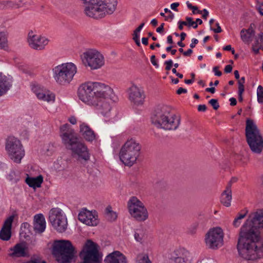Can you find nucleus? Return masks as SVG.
Listing matches in <instances>:
<instances>
[{
    "instance_id": "obj_1",
    "label": "nucleus",
    "mask_w": 263,
    "mask_h": 263,
    "mask_svg": "<svg viewBox=\"0 0 263 263\" xmlns=\"http://www.w3.org/2000/svg\"><path fill=\"white\" fill-rule=\"evenodd\" d=\"M237 249L246 260L263 257V209L251 213L240 228Z\"/></svg>"
},
{
    "instance_id": "obj_2",
    "label": "nucleus",
    "mask_w": 263,
    "mask_h": 263,
    "mask_svg": "<svg viewBox=\"0 0 263 263\" xmlns=\"http://www.w3.org/2000/svg\"><path fill=\"white\" fill-rule=\"evenodd\" d=\"M78 93L82 101L93 107L102 115L107 116L110 113V102L114 93L109 86L99 82H87L80 86Z\"/></svg>"
},
{
    "instance_id": "obj_3",
    "label": "nucleus",
    "mask_w": 263,
    "mask_h": 263,
    "mask_svg": "<svg viewBox=\"0 0 263 263\" xmlns=\"http://www.w3.org/2000/svg\"><path fill=\"white\" fill-rule=\"evenodd\" d=\"M61 136L63 142L66 147L72 152L73 157L77 156L78 160L87 161L89 156L86 146L82 143L78 141L74 130L66 123L60 127Z\"/></svg>"
},
{
    "instance_id": "obj_4",
    "label": "nucleus",
    "mask_w": 263,
    "mask_h": 263,
    "mask_svg": "<svg viewBox=\"0 0 263 263\" xmlns=\"http://www.w3.org/2000/svg\"><path fill=\"white\" fill-rule=\"evenodd\" d=\"M152 123L158 128L165 130H175L180 123V118L177 117L167 105L157 106L151 117Z\"/></svg>"
},
{
    "instance_id": "obj_5",
    "label": "nucleus",
    "mask_w": 263,
    "mask_h": 263,
    "mask_svg": "<svg viewBox=\"0 0 263 263\" xmlns=\"http://www.w3.org/2000/svg\"><path fill=\"white\" fill-rule=\"evenodd\" d=\"M245 136L247 142L252 153L260 154L263 150V137L254 121L246 120Z\"/></svg>"
},
{
    "instance_id": "obj_6",
    "label": "nucleus",
    "mask_w": 263,
    "mask_h": 263,
    "mask_svg": "<svg viewBox=\"0 0 263 263\" xmlns=\"http://www.w3.org/2000/svg\"><path fill=\"white\" fill-rule=\"evenodd\" d=\"M51 253L58 262L70 263L76 252L70 241L57 240L53 243Z\"/></svg>"
},
{
    "instance_id": "obj_7",
    "label": "nucleus",
    "mask_w": 263,
    "mask_h": 263,
    "mask_svg": "<svg viewBox=\"0 0 263 263\" xmlns=\"http://www.w3.org/2000/svg\"><path fill=\"white\" fill-rule=\"evenodd\" d=\"M141 146L134 139L127 140L122 146L119 154L120 160L125 165L132 166L140 155Z\"/></svg>"
},
{
    "instance_id": "obj_8",
    "label": "nucleus",
    "mask_w": 263,
    "mask_h": 263,
    "mask_svg": "<svg viewBox=\"0 0 263 263\" xmlns=\"http://www.w3.org/2000/svg\"><path fill=\"white\" fill-rule=\"evenodd\" d=\"M77 71V66L73 63H63L52 69L53 77L58 84L65 85L69 84L73 80Z\"/></svg>"
},
{
    "instance_id": "obj_9",
    "label": "nucleus",
    "mask_w": 263,
    "mask_h": 263,
    "mask_svg": "<svg viewBox=\"0 0 263 263\" xmlns=\"http://www.w3.org/2000/svg\"><path fill=\"white\" fill-rule=\"evenodd\" d=\"M80 263H102V254L99 245L91 239H87L79 253Z\"/></svg>"
},
{
    "instance_id": "obj_10",
    "label": "nucleus",
    "mask_w": 263,
    "mask_h": 263,
    "mask_svg": "<svg viewBox=\"0 0 263 263\" xmlns=\"http://www.w3.org/2000/svg\"><path fill=\"white\" fill-rule=\"evenodd\" d=\"M6 149L10 158L16 163H20L25 155L21 141L13 136L8 137L6 139Z\"/></svg>"
},
{
    "instance_id": "obj_11",
    "label": "nucleus",
    "mask_w": 263,
    "mask_h": 263,
    "mask_svg": "<svg viewBox=\"0 0 263 263\" xmlns=\"http://www.w3.org/2000/svg\"><path fill=\"white\" fill-rule=\"evenodd\" d=\"M127 206L131 216L139 221L145 220L148 218V212L143 203L136 197L133 196L127 202Z\"/></svg>"
},
{
    "instance_id": "obj_12",
    "label": "nucleus",
    "mask_w": 263,
    "mask_h": 263,
    "mask_svg": "<svg viewBox=\"0 0 263 263\" xmlns=\"http://www.w3.org/2000/svg\"><path fill=\"white\" fill-rule=\"evenodd\" d=\"M224 233L220 227L209 230L205 236L206 247L212 250H217L223 245Z\"/></svg>"
},
{
    "instance_id": "obj_13",
    "label": "nucleus",
    "mask_w": 263,
    "mask_h": 263,
    "mask_svg": "<svg viewBox=\"0 0 263 263\" xmlns=\"http://www.w3.org/2000/svg\"><path fill=\"white\" fill-rule=\"evenodd\" d=\"M82 61L85 65H87L93 69L99 68L104 64L103 55L93 49H89L84 52Z\"/></svg>"
},
{
    "instance_id": "obj_14",
    "label": "nucleus",
    "mask_w": 263,
    "mask_h": 263,
    "mask_svg": "<svg viewBox=\"0 0 263 263\" xmlns=\"http://www.w3.org/2000/svg\"><path fill=\"white\" fill-rule=\"evenodd\" d=\"M49 221L54 228L59 232H64L67 229V221L65 215L58 209L51 210Z\"/></svg>"
},
{
    "instance_id": "obj_15",
    "label": "nucleus",
    "mask_w": 263,
    "mask_h": 263,
    "mask_svg": "<svg viewBox=\"0 0 263 263\" xmlns=\"http://www.w3.org/2000/svg\"><path fill=\"white\" fill-rule=\"evenodd\" d=\"M28 42L31 48L40 50L44 49L49 41L44 36L34 34V32L31 30L28 33Z\"/></svg>"
},
{
    "instance_id": "obj_16",
    "label": "nucleus",
    "mask_w": 263,
    "mask_h": 263,
    "mask_svg": "<svg viewBox=\"0 0 263 263\" xmlns=\"http://www.w3.org/2000/svg\"><path fill=\"white\" fill-rule=\"evenodd\" d=\"M127 91L131 102L137 106L143 104L145 96L142 89L133 84L128 88Z\"/></svg>"
},
{
    "instance_id": "obj_17",
    "label": "nucleus",
    "mask_w": 263,
    "mask_h": 263,
    "mask_svg": "<svg viewBox=\"0 0 263 263\" xmlns=\"http://www.w3.org/2000/svg\"><path fill=\"white\" fill-rule=\"evenodd\" d=\"M98 215L96 213H93L92 211H89L85 209L81 211L79 215L78 218L80 221L88 226H95L99 222L98 220Z\"/></svg>"
},
{
    "instance_id": "obj_18",
    "label": "nucleus",
    "mask_w": 263,
    "mask_h": 263,
    "mask_svg": "<svg viewBox=\"0 0 263 263\" xmlns=\"http://www.w3.org/2000/svg\"><path fill=\"white\" fill-rule=\"evenodd\" d=\"M14 216L11 215L5 221L1 230L0 231V239L3 240H9L11 236L12 224Z\"/></svg>"
},
{
    "instance_id": "obj_19",
    "label": "nucleus",
    "mask_w": 263,
    "mask_h": 263,
    "mask_svg": "<svg viewBox=\"0 0 263 263\" xmlns=\"http://www.w3.org/2000/svg\"><path fill=\"white\" fill-rule=\"evenodd\" d=\"M45 229L46 220L43 215L38 214L34 215L33 229L35 234H41L45 231Z\"/></svg>"
},
{
    "instance_id": "obj_20",
    "label": "nucleus",
    "mask_w": 263,
    "mask_h": 263,
    "mask_svg": "<svg viewBox=\"0 0 263 263\" xmlns=\"http://www.w3.org/2000/svg\"><path fill=\"white\" fill-rule=\"evenodd\" d=\"M104 263H127L124 255L118 251H115L108 254L105 257Z\"/></svg>"
},
{
    "instance_id": "obj_21",
    "label": "nucleus",
    "mask_w": 263,
    "mask_h": 263,
    "mask_svg": "<svg viewBox=\"0 0 263 263\" xmlns=\"http://www.w3.org/2000/svg\"><path fill=\"white\" fill-rule=\"evenodd\" d=\"M80 133L84 138L88 141H92L95 139L94 132L84 123L80 125Z\"/></svg>"
},
{
    "instance_id": "obj_22",
    "label": "nucleus",
    "mask_w": 263,
    "mask_h": 263,
    "mask_svg": "<svg viewBox=\"0 0 263 263\" xmlns=\"http://www.w3.org/2000/svg\"><path fill=\"white\" fill-rule=\"evenodd\" d=\"M33 91L35 93L37 98L44 101L49 102L54 101V95L52 93H49L42 89H37L36 87L33 88Z\"/></svg>"
},
{
    "instance_id": "obj_23",
    "label": "nucleus",
    "mask_w": 263,
    "mask_h": 263,
    "mask_svg": "<svg viewBox=\"0 0 263 263\" xmlns=\"http://www.w3.org/2000/svg\"><path fill=\"white\" fill-rule=\"evenodd\" d=\"M10 250L12 251L10 254V256L11 257H20L27 256L26 248L23 243H17Z\"/></svg>"
},
{
    "instance_id": "obj_24",
    "label": "nucleus",
    "mask_w": 263,
    "mask_h": 263,
    "mask_svg": "<svg viewBox=\"0 0 263 263\" xmlns=\"http://www.w3.org/2000/svg\"><path fill=\"white\" fill-rule=\"evenodd\" d=\"M231 185L229 184L223 192L221 196V203L224 206L229 207L231 205L232 200Z\"/></svg>"
},
{
    "instance_id": "obj_25",
    "label": "nucleus",
    "mask_w": 263,
    "mask_h": 263,
    "mask_svg": "<svg viewBox=\"0 0 263 263\" xmlns=\"http://www.w3.org/2000/svg\"><path fill=\"white\" fill-rule=\"evenodd\" d=\"M11 86L7 77L0 73V96L5 94L10 89Z\"/></svg>"
},
{
    "instance_id": "obj_26",
    "label": "nucleus",
    "mask_w": 263,
    "mask_h": 263,
    "mask_svg": "<svg viewBox=\"0 0 263 263\" xmlns=\"http://www.w3.org/2000/svg\"><path fill=\"white\" fill-rule=\"evenodd\" d=\"M43 181V177L42 175H39L36 177H27L26 179V183L33 188L39 187Z\"/></svg>"
},
{
    "instance_id": "obj_27",
    "label": "nucleus",
    "mask_w": 263,
    "mask_h": 263,
    "mask_svg": "<svg viewBox=\"0 0 263 263\" xmlns=\"http://www.w3.org/2000/svg\"><path fill=\"white\" fill-rule=\"evenodd\" d=\"M24 0H11L4 1L3 4L6 8H19L24 4Z\"/></svg>"
},
{
    "instance_id": "obj_28",
    "label": "nucleus",
    "mask_w": 263,
    "mask_h": 263,
    "mask_svg": "<svg viewBox=\"0 0 263 263\" xmlns=\"http://www.w3.org/2000/svg\"><path fill=\"white\" fill-rule=\"evenodd\" d=\"M31 226L28 222H24L22 224L21 227L20 235L22 237L27 239L29 237V234L31 233L30 228Z\"/></svg>"
},
{
    "instance_id": "obj_29",
    "label": "nucleus",
    "mask_w": 263,
    "mask_h": 263,
    "mask_svg": "<svg viewBox=\"0 0 263 263\" xmlns=\"http://www.w3.org/2000/svg\"><path fill=\"white\" fill-rule=\"evenodd\" d=\"M248 212V211L247 209H244L241 211V213L238 214V216L234 219L233 222V224L235 227L237 228L240 226L241 223L240 220L246 216Z\"/></svg>"
},
{
    "instance_id": "obj_30",
    "label": "nucleus",
    "mask_w": 263,
    "mask_h": 263,
    "mask_svg": "<svg viewBox=\"0 0 263 263\" xmlns=\"http://www.w3.org/2000/svg\"><path fill=\"white\" fill-rule=\"evenodd\" d=\"M8 47V41L4 32H0V49H5Z\"/></svg>"
},
{
    "instance_id": "obj_31",
    "label": "nucleus",
    "mask_w": 263,
    "mask_h": 263,
    "mask_svg": "<svg viewBox=\"0 0 263 263\" xmlns=\"http://www.w3.org/2000/svg\"><path fill=\"white\" fill-rule=\"evenodd\" d=\"M137 263H151L146 254H139L137 257Z\"/></svg>"
},
{
    "instance_id": "obj_32",
    "label": "nucleus",
    "mask_w": 263,
    "mask_h": 263,
    "mask_svg": "<svg viewBox=\"0 0 263 263\" xmlns=\"http://www.w3.org/2000/svg\"><path fill=\"white\" fill-rule=\"evenodd\" d=\"M190 257V252L188 251L183 249L180 250V256H179L177 257L183 259V260H184V261H185V263H186L187 261L189 260Z\"/></svg>"
},
{
    "instance_id": "obj_33",
    "label": "nucleus",
    "mask_w": 263,
    "mask_h": 263,
    "mask_svg": "<svg viewBox=\"0 0 263 263\" xmlns=\"http://www.w3.org/2000/svg\"><path fill=\"white\" fill-rule=\"evenodd\" d=\"M257 96L258 103H263V87L261 85L258 86Z\"/></svg>"
},
{
    "instance_id": "obj_34",
    "label": "nucleus",
    "mask_w": 263,
    "mask_h": 263,
    "mask_svg": "<svg viewBox=\"0 0 263 263\" xmlns=\"http://www.w3.org/2000/svg\"><path fill=\"white\" fill-rule=\"evenodd\" d=\"M252 35H250V34H248L246 32V29H243L240 31V37L241 40L244 42H248L250 40V39Z\"/></svg>"
},
{
    "instance_id": "obj_35",
    "label": "nucleus",
    "mask_w": 263,
    "mask_h": 263,
    "mask_svg": "<svg viewBox=\"0 0 263 263\" xmlns=\"http://www.w3.org/2000/svg\"><path fill=\"white\" fill-rule=\"evenodd\" d=\"M186 22L187 23V25L189 27L192 26L193 28L196 29L198 27V24H196V22L193 21V18L190 17H186Z\"/></svg>"
},
{
    "instance_id": "obj_36",
    "label": "nucleus",
    "mask_w": 263,
    "mask_h": 263,
    "mask_svg": "<svg viewBox=\"0 0 263 263\" xmlns=\"http://www.w3.org/2000/svg\"><path fill=\"white\" fill-rule=\"evenodd\" d=\"M143 234L141 230H137L135 232L134 237L135 239L139 242H141L143 238Z\"/></svg>"
},
{
    "instance_id": "obj_37",
    "label": "nucleus",
    "mask_w": 263,
    "mask_h": 263,
    "mask_svg": "<svg viewBox=\"0 0 263 263\" xmlns=\"http://www.w3.org/2000/svg\"><path fill=\"white\" fill-rule=\"evenodd\" d=\"M138 32H136L135 30H134L133 33V39L135 41L136 44L138 46L140 47L141 46V43L139 40V35Z\"/></svg>"
},
{
    "instance_id": "obj_38",
    "label": "nucleus",
    "mask_w": 263,
    "mask_h": 263,
    "mask_svg": "<svg viewBox=\"0 0 263 263\" xmlns=\"http://www.w3.org/2000/svg\"><path fill=\"white\" fill-rule=\"evenodd\" d=\"M214 110H217L219 107V105L217 99H212L209 102Z\"/></svg>"
},
{
    "instance_id": "obj_39",
    "label": "nucleus",
    "mask_w": 263,
    "mask_h": 263,
    "mask_svg": "<svg viewBox=\"0 0 263 263\" xmlns=\"http://www.w3.org/2000/svg\"><path fill=\"white\" fill-rule=\"evenodd\" d=\"M106 218L109 221L115 220L117 218L116 213L114 212H109V214L106 216Z\"/></svg>"
},
{
    "instance_id": "obj_40",
    "label": "nucleus",
    "mask_w": 263,
    "mask_h": 263,
    "mask_svg": "<svg viewBox=\"0 0 263 263\" xmlns=\"http://www.w3.org/2000/svg\"><path fill=\"white\" fill-rule=\"evenodd\" d=\"M245 82V78L241 77L240 80H238V89L245 90L244 83Z\"/></svg>"
},
{
    "instance_id": "obj_41",
    "label": "nucleus",
    "mask_w": 263,
    "mask_h": 263,
    "mask_svg": "<svg viewBox=\"0 0 263 263\" xmlns=\"http://www.w3.org/2000/svg\"><path fill=\"white\" fill-rule=\"evenodd\" d=\"M255 25L254 24H251L249 28L248 29H246V32L250 35L254 36L255 35V31L253 29V26Z\"/></svg>"
},
{
    "instance_id": "obj_42",
    "label": "nucleus",
    "mask_w": 263,
    "mask_h": 263,
    "mask_svg": "<svg viewBox=\"0 0 263 263\" xmlns=\"http://www.w3.org/2000/svg\"><path fill=\"white\" fill-rule=\"evenodd\" d=\"M170 263H185L183 259L175 257L174 259H171Z\"/></svg>"
},
{
    "instance_id": "obj_43",
    "label": "nucleus",
    "mask_w": 263,
    "mask_h": 263,
    "mask_svg": "<svg viewBox=\"0 0 263 263\" xmlns=\"http://www.w3.org/2000/svg\"><path fill=\"white\" fill-rule=\"evenodd\" d=\"M164 64L166 65L165 69L166 70H170L173 64V62L172 60H170L168 61H166L164 62Z\"/></svg>"
},
{
    "instance_id": "obj_44",
    "label": "nucleus",
    "mask_w": 263,
    "mask_h": 263,
    "mask_svg": "<svg viewBox=\"0 0 263 263\" xmlns=\"http://www.w3.org/2000/svg\"><path fill=\"white\" fill-rule=\"evenodd\" d=\"M216 25L217 26V28H213L212 27H211L210 29L212 31H213L215 33H220L222 31L221 28L220 27L218 23H216Z\"/></svg>"
},
{
    "instance_id": "obj_45",
    "label": "nucleus",
    "mask_w": 263,
    "mask_h": 263,
    "mask_svg": "<svg viewBox=\"0 0 263 263\" xmlns=\"http://www.w3.org/2000/svg\"><path fill=\"white\" fill-rule=\"evenodd\" d=\"M151 61L154 66H156V67H158L159 66V65L158 64L156 60V57L155 55H153L151 56Z\"/></svg>"
},
{
    "instance_id": "obj_46",
    "label": "nucleus",
    "mask_w": 263,
    "mask_h": 263,
    "mask_svg": "<svg viewBox=\"0 0 263 263\" xmlns=\"http://www.w3.org/2000/svg\"><path fill=\"white\" fill-rule=\"evenodd\" d=\"M219 67L215 66L213 68V71L215 72V74L217 76L220 77L222 74V72L218 70Z\"/></svg>"
},
{
    "instance_id": "obj_47",
    "label": "nucleus",
    "mask_w": 263,
    "mask_h": 263,
    "mask_svg": "<svg viewBox=\"0 0 263 263\" xmlns=\"http://www.w3.org/2000/svg\"><path fill=\"white\" fill-rule=\"evenodd\" d=\"M223 49L224 50H226V51H231L232 53L233 54H234L235 50H234V49L233 48H232L231 47V46L230 45H227V46H224L223 48Z\"/></svg>"
},
{
    "instance_id": "obj_48",
    "label": "nucleus",
    "mask_w": 263,
    "mask_h": 263,
    "mask_svg": "<svg viewBox=\"0 0 263 263\" xmlns=\"http://www.w3.org/2000/svg\"><path fill=\"white\" fill-rule=\"evenodd\" d=\"M178 24H179L178 28L179 30H181L183 29V25H185V26L187 25V22H184V21H179L178 22Z\"/></svg>"
},
{
    "instance_id": "obj_49",
    "label": "nucleus",
    "mask_w": 263,
    "mask_h": 263,
    "mask_svg": "<svg viewBox=\"0 0 263 263\" xmlns=\"http://www.w3.org/2000/svg\"><path fill=\"white\" fill-rule=\"evenodd\" d=\"M258 10L260 15L263 16V2L258 4Z\"/></svg>"
},
{
    "instance_id": "obj_50",
    "label": "nucleus",
    "mask_w": 263,
    "mask_h": 263,
    "mask_svg": "<svg viewBox=\"0 0 263 263\" xmlns=\"http://www.w3.org/2000/svg\"><path fill=\"white\" fill-rule=\"evenodd\" d=\"M233 67L231 65H227L224 68V72L230 73L232 70Z\"/></svg>"
},
{
    "instance_id": "obj_51",
    "label": "nucleus",
    "mask_w": 263,
    "mask_h": 263,
    "mask_svg": "<svg viewBox=\"0 0 263 263\" xmlns=\"http://www.w3.org/2000/svg\"><path fill=\"white\" fill-rule=\"evenodd\" d=\"M207 109L205 105H199L198 106V110L199 111H205Z\"/></svg>"
},
{
    "instance_id": "obj_52",
    "label": "nucleus",
    "mask_w": 263,
    "mask_h": 263,
    "mask_svg": "<svg viewBox=\"0 0 263 263\" xmlns=\"http://www.w3.org/2000/svg\"><path fill=\"white\" fill-rule=\"evenodd\" d=\"M198 40L196 39H193L192 40V43L190 44V46L191 48H193L195 47V45L198 44Z\"/></svg>"
},
{
    "instance_id": "obj_53",
    "label": "nucleus",
    "mask_w": 263,
    "mask_h": 263,
    "mask_svg": "<svg viewBox=\"0 0 263 263\" xmlns=\"http://www.w3.org/2000/svg\"><path fill=\"white\" fill-rule=\"evenodd\" d=\"M179 6V3H174L173 4H172L171 5V9H172L173 10H175V11H178V9H177V7Z\"/></svg>"
},
{
    "instance_id": "obj_54",
    "label": "nucleus",
    "mask_w": 263,
    "mask_h": 263,
    "mask_svg": "<svg viewBox=\"0 0 263 263\" xmlns=\"http://www.w3.org/2000/svg\"><path fill=\"white\" fill-rule=\"evenodd\" d=\"M68 121L72 124H76L77 123V119L74 116H71L69 118Z\"/></svg>"
},
{
    "instance_id": "obj_55",
    "label": "nucleus",
    "mask_w": 263,
    "mask_h": 263,
    "mask_svg": "<svg viewBox=\"0 0 263 263\" xmlns=\"http://www.w3.org/2000/svg\"><path fill=\"white\" fill-rule=\"evenodd\" d=\"M178 95H181L182 93H186L187 90L185 88H183L182 87H180L176 91Z\"/></svg>"
},
{
    "instance_id": "obj_56",
    "label": "nucleus",
    "mask_w": 263,
    "mask_h": 263,
    "mask_svg": "<svg viewBox=\"0 0 263 263\" xmlns=\"http://www.w3.org/2000/svg\"><path fill=\"white\" fill-rule=\"evenodd\" d=\"M164 23H162L160 26L156 29V31L158 33H162L164 30Z\"/></svg>"
},
{
    "instance_id": "obj_57",
    "label": "nucleus",
    "mask_w": 263,
    "mask_h": 263,
    "mask_svg": "<svg viewBox=\"0 0 263 263\" xmlns=\"http://www.w3.org/2000/svg\"><path fill=\"white\" fill-rule=\"evenodd\" d=\"M245 90L238 89V100L239 102H242L243 100L242 93Z\"/></svg>"
},
{
    "instance_id": "obj_58",
    "label": "nucleus",
    "mask_w": 263,
    "mask_h": 263,
    "mask_svg": "<svg viewBox=\"0 0 263 263\" xmlns=\"http://www.w3.org/2000/svg\"><path fill=\"white\" fill-rule=\"evenodd\" d=\"M193 50L192 49H189L187 51H184L183 55L185 57H190L193 53Z\"/></svg>"
},
{
    "instance_id": "obj_59",
    "label": "nucleus",
    "mask_w": 263,
    "mask_h": 263,
    "mask_svg": "<svg viewBox=\"0 0 263 263\" xmlns=\"http://www.w3.org/2000/svg\"><path fill=\"white\" fill-rule=\"evenodd\" d=\"M260 49V46H258L256 47L254 45H252V49L255 54H257L259 53V49Z\"/></svg>"
},
{
    "instance_id": "obj_60",
    "label": "nucleus",
    "mask_w": 263,
    "mask_h": 263,
    "mask_svg": "<svg viewBox=\"0 0 263 263\" xmlns=\"http://www.w3.org/2000/svg\"><path fill=\"white\" fill-rule=\"evenodd\" d=\"M230 105L231 106H235L237 104L236 99L234 98H231L230 99Z\"/></svg>"
},
{
    "instance_id": "obj_61",
    "label": "nucleus",
    "mask_w": 263,
    "mask_h": 263,
    "mask_svg": "<svg viewBox=\"0 0 263 263\" xmlns=\"http://www.w3.org/2000/svg\"><path fill=\"white\" fill-rule=\"evenodd\" d=\"M203 14H202V18L204 20H206L208 16L209 15V12L208 11L204 9L203 10Z\"/></svg>"
},
{
    "instance_id": "obj_62",
    "label": "nucleus",
    "mask_w": 263,
    "mask_h": 263,
    "mask_svg": "<svg viewBox=\"0 0 263 263\" xmlns=\"http://www.w3.org/2000/svg\"><path fill=\"white\" fill-rule=\"evenodd\" d=\"M145 25V23H141L135 30L136 31V32H140L142 29V28L143 27V26H144Z\"/></svg>"
},
{
    "instance_id": "obj_63",
    "label": "nucleus",
    "mask_w": 263,
    "mask_h": 263,
    "mask_svg": "<svg viewBox=\"0 0 263 263\" xmlns=\"http://www.w3.org/2000/svg\"><path fill=\"white\" fill-rule=\"evenodd\" d=\"M205 91L207 92H210L212 93H214L215 91V88L213 87H211L210 88H207L205 89Z\"/></svg>"
},
{
    "instance_id": "obj_64",
    "label": "nucleus",
    "mask_w": 263,
    "mask_h": 263,
    "mask_svg": "<svg viewBox=\"0 0 263 263\" xmlns=\"http://www.w3.org/2000/svg\"><path fill=\"white\" fill-rule=\"evenodd\" d=\"M167 42L168 44H173L174 42L173 41V38L171 35H168L167 37Z\"/></svg>"
}]
</instances>
